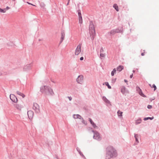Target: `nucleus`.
I'll return each mask as SVG.
<instances>
[{
    "label": "nucleus",
    "instance_id": "nucleus-42",
    "mask_svg": "<svg viewBox=\"0 0 159 159\" xmlns=\"http://www.w3.org/2000/svg\"><path fill=\"white\" fill-rule=\"evenodd\" d=\"M12 0L13 2H15L16 1V0Z\"/></svg>",
    "mask_w": 159,
    "mask_h": 159
},
{
    "label": "nucleus",
    "instance_id": "nucleus-6",
    "mask_svg": "<svg viewBox=\"0 0 159 159\" xmlns=\"http://www.w3.org/2000/svg\"><path fill=\"white\" fill-rule=\"evenodd\" d=\"M83 76L82 75H79L76 79V81L79 84H81L83 81Z\"/></svg>",
    "mask_w": 159,
    "mask_h": 159
},
{
    "label": "nucleus",
    "instance_id": "nucleus-17",
    "mask_svg": "<svg viewBox=\"0 0 159 159\" xmlns=\"http://www.w3.org/2000/svg\"><path fill=\"white\" fill-rule=\"evenodd\" d=\"M123 112L120 111H118L117 112L118 115L119 116H122Z\"/></svg>",
    "mask_w": 159,
    "mask_h": 159
},
{
    "label": "nucleus",
    "instance_id": "nucleus-29",
    "mask_svg": "<svg viewBox=\"0 0 159 159\" xmlns=\"http://www.w3.org/2000/svg\"><path fill=\"white\" fill-rule=\"evenodd\" d=\"M115 30L116 33H120L121 31V30H119V29H116Z\"/></svg>",
    "mask_w": 159,
    "mask_h": 159
},
{
    "label": "nucleus",
    "instance_id": "nucleus-36",
    "mask_svg": "<svg viewBox=\"0 0 159 159\" xmlns=\"http://www.w3.org/2000/svg\"><path fill=\"white\" fill-rule=\"evenodd\" d=\"M5 9H6V11L7 10H8L9 9H10V7H7Z\"/></svg>",
    "mask_w": 159,
    "mask_h": 159
},
{
    "label": "nucleus",
    "instance_id": "nucleus-2",
    "mask_svg": "<svg viewBox=\"0 0 159 159\" xmlns=\"http://www.w3.org/2000/svg\"><path fill=\"white\" fill-rule=\"evenodd\" d=\"M117 155L116 151L111 146L107 148V156L108 158L113 157H116Z\"/></svg>",
    "mask_w": 159,
    "mask_h": 159
},
{
    "label": "nucleus",
    "instance_id": "nucleus-40",
    "mask_svg": "<svg viewBox=\"0 0 159 159\" xmlns=\"http://www.w3.org/2000/svg\"><path fill=\"white\" fill-rule=\"evenodd\" d=\"M68 98H69V100L70 101H71V99H72V98L71 97H69Z\"/></svg>",
    "mask_w": 159,
    "mask_h": 159
},
{
    "label": "nucleus",
    "instance_id": "nucleus-7",
    "mask_svg": "<svg viewBox=\"0 0 159 159\" xmlns=\"http://www.w3.org/2000/svg\"><path fill=\"white\" fill-rule=\"evenodd\" d=\"M33 109L36 112H38L39 111V106L38 104L36 103H34Z\"/></svg>",
    "mask_w": 159,
    "mask_h": 159
},
{
    "label": "nucleus",
    "instance_id": "nucleus-21",
    "mask_svg": "<svg viewBox=\"0 0 159 159\" xmlns=\"http://www.w3.org/2000/svg\"><path fill=\"white\" fill-rule=\"evenodd\" d=\"M110 33V34H112V35L114 34H115L116 33V30H111Z\"/></svg>",
    "mask_w": 159,
    "mask_h": 159
},
{
    "label": "nucleus",
    "instance_id": "nucleus-22",
    "mask_svg": "<svg viewBox=\"0 0 159 159\" xmlns=\"http://www.w3.org/2000/svg\"><path fill=\"white\" fill-rule=\"evenodd\" d=\"M83 22L82 19V16L79 17V22L80 24H82Z\"/></svg>",
    "mask_w": 159,
    "mask_h": 159
},
{
    "label": "nucleus",
    "instance_id": "nucleus-28",
    "mask_svg": "<svg viewBox=\"0 0 159 159\" xmlns=\"http://www.w3.org/2000/svg\"><path fill=\"white\" fill-rule=\"evenodd\" d=\"M138 135L137 134H135L134 136V137L136 139V141L137 142H138V139H137V138L138 137Z\"/></svg>",
    "mask_w": 159,
    "mask_h": 159
},
{
    "label": "nucleus",
    "instance_id": "nucleus-38",
    "mask_svg": "<svg viewBox=\"0 0 159 159\" xmlns=\"http://www.w3.org/2000/svg\"><path fill=\"white\" fill-rule=\"evenodd\" d=\"M27 3L31 5H33V6H35V5H34L32 4H31V3H29V2H27Z\"/></svg>",
    "mask_w": 159,
    "mask_h": 159
},
{
    "label": "nucleus",
    "instance_id": "nucleus-13",
    "mask_svg": "<svg viewBox=\"0 0 159 159\" xmlns=\"http://www.w3.org/2000/svg\"><path fill=\"white\" fill-rule=\"evenodd\" d=\"M123 68L124 67L123 66H120L117 67L116 69L117 71H120L123 69Z\"/></svg>",
    "mask_w": 159,
    "mask_h": 159
},
{
    "label": "nucleus",
    "instance_id": "nucleus-33",
    "mask_svg": "<svg viewBox=\"0 0 159 159\" xmlns=\"http://www.w3.org/2000/svg\"><path fill=\"white\" fill-rule=\"evenodd\" d=\"M145 51L143 50V52H142L141 54V56H144L145 55Z\"/></svg>",
    "mask_w": 159,
    "mask_h": 159
},
{
    "label": "nucleus",
    "instance_id": "nucleus-12",
    "mask_svg": "<svg viewBox=\"0 0 159 159\" xmlns=\"http://www.w3.org/2000/svg\"><path fill=\"white\" fill-rule=\"evenodd\" d=\"M65 33L64 32H62L61 34V41L62 42L64 40L65 37Z\"/></svg>",
    "mask_w": 159,
    "mask_h": 159
},
{
    "label": "nucleus",
    "instance_id": "nucleus-35",
    "mask_svg": "<svg viewBox=\"0 0 159 159\" xmlns=\"http://www.w3.org/2000/svg\"><path fill=\"white\" fill-rule=\"evenodd\" d=\"M89 121H90V123H91L92 122H93V121H92V119H91V118H89Z\"/></svg>",
    "mask_w": 159,
    "mask_h": 159
},
{
    "label": "nucleus",
    "instance_id": "nucleus-45",
    "mask_svg": "<svg viewBox=\"0 0 159 159\" xmlns=\"http://www.w3.org/2000/svg\"><path fill=\"white\" fill-rule=\"evenodd\" d=\"M70 1V0H68V1Z\"/></svg>",
    "mask_w": 159,
    "mask_h": 159
},
{
    "label": "nucleus",
    "instance_id": "nucleus-31",
    "mask_svg": "<svg viewBox=\"0 0 159 159\" xmlns=\"http://www.w3.org/2000/svg\"><path fill=\"white\" fill-rule=\"evenodd\" d=\"M100 56L101 57H104L105 56V55L103 53H101L100 54Z\"/></svg>",
    "mask_w": 159,
    "mask_h": 159
},
{
    "label": "nucleus",
    "instance_id": "nucleus-14",
    "mask_svg": "<svg viewBox=\"0 0 159 159\" xmlns=\"http://www.w3.org/2000/svg\"><path fill=\"white\" fill-rule=\"evenodd\" d=\"M73 117L75 119H77L79 118L80 119H81V117L79 115H74L73 116Z\"/></svg>",
    "mask_w": 159,
    "mask_h": 159
},
{
    "label": "nucleus",
    "instance_id": "nucleus-39",
    "mask_svg": "<svg viewBox=\"0 0 159 159\" xmlns=\"http://www.w3.org/2000/svg\"><path fill=\"white\" fill-rule=\"evenodd\" d=\"M133 76V74H132L131 75H130V78H132Z\"/></svg>",
    "mask_w": 159,
    "mask_h": 159
},
{
    "label": "nucleus",
    "instance_id": "nucleus-43",
    "mask_svg": "<svg viewBox=\"0 0 159 159\" xmlns=\"http://www.w3.org/2000/svg\"><path fill=\"white\" fill-rule=\"evenodd\" d=\"M68 3H69V2L67 3V5L68 4Z\"/></svg>",
    "mask_w": 159,
    "mask_h": 159
},
{
    "label": "nucleus",
    "instance_id": "nucleus-30",
    "mask_svg": "<svg viewBox=\"0 0 159 159\" xmlns=\"http://www.w3.org/2000/svg\"><path fill=\"white\" fill-rule=\"evenodd\" d=\"M82 119V123L84 124L85 125H87V123H86V122H85V121L83 119V118H82L81 117V118Z\"/></svg>",
    "mask_w": 159,
    "mask_h": 159
},
{
    "label": "nucleus",
    "instance_id": "nucleus-34",
    "mask_svg": "<svg viewBox=\"0 0 159 159\" xmlns=\"http://www.w3.org/2000/svg\"><path fill=\"white\" fill-rule=\"evenodd\" d=\"M78 15H79V17H80L81 16V13L80 12H78Z\"/></svg>",
    "mask_w": 159,
    "mask_h": 159
},
{
    "label": "nucleus",
    "instance_id": "nucleus-25",
    "mask_svg": "<svg viewBox=\"0 0 159 159\" xmlns=\"http://www.w3.org/2000/svg\"><path fill=\"white\" fill-rule=\"evenodd\" d=\"M0 12L2 13H5L6 12V9H2L0 8Z\"/></svg>",
    "mask_w": 159,
    "mask_h": 159
},
{
    "label": "nucleus",
    "instance_id": "nucleus-26",
    "mask_svg": "<svg viewBox=\"0 0 159 159\" xmlns=\"http://www.w3.org/2000/svg\"><path fill=\"white\" fill-rule=\"evenodd\" d=\"M139 94L140 95H141V96H142L143 97H145L144 95L142 93V92L141 90H140V91L139 92Z\"/></svg>",
    "mask_w": 159,
    "mask_h": 159
},
{
    "label": "nucleus",
    "instance_id": "nucleus-23",
    "mask_svg": "<svg viewBox=\"0 0 159 159\" xmlns=\"http://www.w3.org/2000/svg\"><path fill=\"white\" fill-rule=\"evenodd\" d=\"M105 85L107 86L108 88L109 89H111V86L107 82H105Z\"/></svg>",
    "mask_w": 159,
    "mask_h": 159
},
{
    "label": "nucleus",
    "instance_id": "nucleus-20",
    "mask_svg": "<svg viewBox=\"0 0 159 159\" xmlns=\"http://www.w3.org/2000/svg\"><path fill=\"white\" fill-rule=\"evenodd\" d=\"M154 118V117L153 116L152 117H146V118H145L144 119V120H146L149 119H150L151 120H152Z\"/></svg>",
    "mask_w": 159,
    "mask_h": 159
},
{
    "label": "nucleus",
    "instance_id": "nucleus-9",
    "mask_svg": "<svg viewBox=\"0 0 159 159\" xmlns=\"http://www.w3.org/2000/svg\"><path fill=\"white\" fill-rule=\"evenodd\" d=\"M29 118L31 120L32 119L34 116V112L32 111H29L27 112Z\"/></svg>",
    "mask_w": 159,
    "mask_h": 159
},
{
    "label": "nucleus",
    "instance_id": "nucleus-32",
    "mask_svg": "<svg viewBox=\"0 0 159 159\" xmlns=\"http://www.w3.org/2000/svg\"><path fill=\"white\" fill-rule=\"evenodd\" d=\"M152 106L150 105H148L147 106V107L148 109H150L152 108Z\"/></svg>",
    "mask_w": 159,
    "mask_h": 159
},
{
    "label": "nucleus",
    "instance_id": "nucleus-3",
    "mask_svg": "<svg viewBox=\"0 0 159 159\" xmlns=\"http://www.w3.org/2000/svg\"><path fill=\"white\" fill-rule=\"evenodd\" d=\"M89 33L91 37L93 39L95 36V32L93 25H90L89 27Z\"/></svg>",
    "mask_w": 159,
    "mask_h": 159
},
{
    "label": "nucleus",
    "instance_id": "nucleus-15",
    "mask_svg": "<svg viewBox=\"0 0 159 159\" xmlns=\"http://www.w3.org/2000/svg\"><path fill=\"white\" fill-rule=\"evenodd\" d=\"M113 7L115 8V9L116 10V11H119V10L118 9V6L116 4H114Z\"/></svg>",
    "mask_w": 159,
    "mask_h": 159
},
{
    "label": "nucleus",
    "instance_id": "nucleus-1",
    "mask_svg": "<svg viewBox=\"0 0 159 159\" xmlns=\"http://www.w3.org/2000/svg\"><path fill=\"white\" fill-rule=\"evenodd\" d=\"M40 91L43 93H45L48 95H52L54 94V92L52 89L50 87L43 86L40 88Z\"/></svg>",
    "mask_w": 159,
    "mask_h": 159
},
{
    "label": "nucleus",
    "instance_id": "nucleus-4",
    "mask_svg": "<svg viewBox=\"0 0 159 159\" xmlns=\"http://www.w3.org/2000/svg\"><path fill=\"white\" fill-rule=\"evenodd\" d=\"M82 44L80 43L77 47L75 52V54L76 55H78L80 54V53L81 52V48Z\"/></svg>",
    "mask_w": 159,
    "mask_h": 159
},
{
    "label": "nucleus",
    "instance_id": "nucleus-44",
    "mask_svg": "<svg viewBox=\"0 0 159 159\" xmlns=\"http://www.w3.org/2000/svg\"><path fill=\"white\" fill-rule=\"evenodd\" d=\"M70 1V0H68V1Z\"/></svg>",
    "mask_w": 159,
    "mask_h": 159
},
{
    "label": "nucleus",
    "instance_id": "nucleus-19",
    "mask_svg": "<svg viewBox=\"0 0 159 159\" xmlns=\"http://www.w3.org/2000/svg\"><path fill=\"white\" fill-rule=\"evenodd\" d=\"M141 122V120L140 119L137 120L135 122V124L136 125L140 124Z\"/></svg>",
    "mask_w": 159,
    "mask_h": 159
},
{
    "label": "nucleus",
    "instance_id": "nucleus-16",
    "mask_svg": "<svg viewBox=\"0 0 159 159\" xmlns=\"http://www.w3.org/2000/svg\"><path fill=\"white\" fill-rule=\"evenodd\" d=\"M16 93L17 94L21 96L23 98H24L25 97V95L23 93L19 91H17Z\"/></svg>",
    "mask_w": 159,
    "mask_h": 159
},
{
    "label": "nucleus",
    "instance_id": "nucleus-18",
    "mask_svg": "<svg viewBox=\"0 0 159 159\" xmlns=\"http://www.w3.org/2000/svg\"><path fill=\"white\" fill-rule=\"evenodd\" d=\"M116 68H114L113 69V71L111 72V75L112 76H113L114 74L116 73Z\"/></svg>",
    "mask_w": 159,
    "mask_h": 159
},
{
    "label": "nucleus",
    "instance_id": "nucleus-41",
    "mask_svg": "<svg viewBox=\"0 0 159 159\" xmlns=\"http://www.w3.org/2000/svg\"><path fill=\"white\" fill-rule=\"evenodd\" d=\"M124 81L126 83H127V81L126 80H124Z\"/></svg>",
    "mask_w": 159,
    "mask_h": 159
},
{
    "label": "nucleus",
    "instance_id": "nucleus-37",
    "mask_svg": "<svg viewBox=\"0 0 159 159\" xmlns=\"http://www.w3.org/2000/svg\"><path fill=\"white\" fill-rule=\"evenodd\" d=\"M84 59V58L83 57H81L80 58V60H81V61H82Z\"/></svg>",
    "mask_w": 159,
    "mask_h": 159
},
{
    "label": "nucleus",
    "instance_id": "nucleus-11",
    "mask_svg": "<svg viewBox=\"0 0 159 159\" xmlns=\"http://www.w3.org/2000/svg\"><path fill=\"white\" fill-rule=\"evenodd\" d=\"M121 93L125 95H126L129 93L128 91L126 90L125 88L124 87L121 88Z\"/></svg>",
    "mask_w": 159,
    "mask_h": 159
},
{
    "label": "nucleus",
    "instance_id": "nucleus-8",
    "mask_svg": "<svg viewBox=\"0 0 159 159\" xmlns=\"http://www.w3.org/2000/svg\"><path fill=\"white\" fill-rule=\"evenodd\" d=\"M10 97L11 100L13 102H17V99L14 95L13 94H10Z\"/></svg>",
    "mask_w": 159,
    "mask_h": 159
},
{
    "label": "nucleus",
    "instance_id": "nucleus-10",
    "mask_svg": "<svg viewBox=\"0 0 159 159\" xmlns=\"http://www.w3.org/2000/svg\"><path fill=\"white\" fill-rule=\"evenodd\" d=\"M15 107L19 111H21L22 108V106L19 103H16L15 105Z\"/></svg>",
    "mask_w": 159,
    "mask_h": 159
},
{
    "label": "nucleus",
    "instance_id": "nucleus-27",
    "mask_svg": "<svg viewBox=\"0 0 159 159\" xmlns=\"http://www.w3.org/2000/svg\"><path fill=\"white\" fill-rule=\"evenodd\" d=\"M149 85H150V86L152 88H153H153H154V91H155V90L156 89H157V87H156V86L155 85V84H153V85H152V86H151V85L150 84Z\"/></svg>",
    "mask_w": 159,
    "mask_h": 159
},
{
    "label": "nucleus",
    "instance_id": "nucleus-24",
    "mask_svg": "<svg viewBox=\"0 0 159 159\" xmlns=\"http://www.w3.org/2000/svg\"><path fill=\"white\" fill-rule=\"evenodd\" d=\"M91 124L94 128H96L97 127L93 121Z\"/></svg>",
    "mask_w": 159,
    "mask_h": 159
},
{
    "label": "nucleus",
    "instance_id": "nucleus-5",
    "mask_svg": "<svg viewBox=\"0 0 159 159\" xmlns=\"http://www.w3.org/2000/svg\"><path fill=\"white\" fill-rule=\"evenodd\" d=\"M93 132L94 133V134L93 136V138L95 139L100 140L101 139V137L99 133L96 131L94 132L93 131Z\"/></svg>",
    "mask_w": 159,
    "mask_h": 159
}]
</instances>
